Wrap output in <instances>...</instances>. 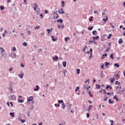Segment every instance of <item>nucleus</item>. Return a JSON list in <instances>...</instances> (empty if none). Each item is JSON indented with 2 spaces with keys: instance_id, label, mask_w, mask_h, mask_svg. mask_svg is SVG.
Segmentation results:
<instances>
[{
  "instance_id": "nucleus-52",
  "label": "nucleus",
  "mask_w": 125,
  "mask_h": 125,
  "mask_svg": "<svg viewBox=\"0 0 125 125\" xmlns=\"http://www.w3.org/2000/svg\"><path fill=\"white\" fill-rule=\"evenodd\" d=\"M89 95H90V97H92V95H91V92L90 91L89 92Z\"/></svg>"
},
{
  "instance_id": "nucleus-14",
  "label": "nucleus",
  "mask_w": 125,
  "mask_h": 125,
  "mask_svg": "<svg viewBox=\"0 0 125 125\" xmlns=\"http://www.w3.org/2000/svg\"><path fill=\"white\" fill-rule=\"evenodd\" d=\"M105 56H107V53H105L102 56L101 59H104V58H105Z\"/></svg>"
},
{
  "instance_id": "nucleus-58",
  "label": "nucleus",
  "mask_w": 125,
  "mask_h": 125,
  "mask_svg": "<svg viewBox=\"0 0 125 125\" xmlns=\"http://www.w3.org/2000/svg\"><path fill=\"white\" fill-rule=\"evenodd\" d=\"M55 106H57L58 107H60V104H55Z\"/></svg>"
},
{
  "instance_id": "nucleus-46",
  "label": "nucleus",
  "mask_w": 125,
  "mask_h": 125,
  "mask_svg": "<svg viewBox=\"0 0 125 125\" xmlns=\"http://www.w3.org/2000/svg\"><path fill=\"white\" fill-rule=\"evenodd\" d=\"M93 42V41H89V44H91Z\"/></svg>"
},
{
  "instance_id": "nucleus-18",
  "label": "nucleus",
  "mask_w": 125,
  "mask_h": 125,
  "mask_svg": "<svg viewBox=\"0 0 125 125\" xmlns=\"http://www.w3.org/2000/svg\"><path fill=\"white\" fill-rule=\"evenodd\" d=\"M51 38H52V41H53V42H56V38H54V37H53V36H51Z\"/></svg>"
},
{
  "instance_id": "nucleus-27",
  "label": "nucleus",
  "mask_w": 125,
  "mask_h": 125,
  "mask_svg": "<svg viewBox=\"0 0 125 125\" xmlns=\"http://www.w3.org/2000/svg\"><path fill=\"white\" fill-rule=\"evenodd\" d=\"M14 112H12V113H11V112H10V116H11V117H14Z\"/></svg>"
},
{
  "instance_id": "nucleus-43",
  "label": "nucleus",
  "mask_w": 125,
  "mask_h": 125,
  "mask_svg": "<svg viewBox=\"0 0 125 125\" xmlns=\"http://www.w3.org/2000/svg\"><path fill=\"white\" fill-rule=\"evenodd\" d=\"M90 55H91V56H92V49H90Z\"/></svg>"
},
{
  "instance_id": "nucleus-38",
  "label": "nucleus",
  "mask_w": 125,
  "mask_h": 125,
  "mask_svg": "<svg viewBox=\"0 0 125 125\" xmlns=\"http://www.w3.org/2000/svg\"><path fill=\"white\" fill-rule=\"evenodd\" d=\"M115 84H119V85H120V84H121V83H119V81H116L115 82Z\"/></svg>"
},
{
  "instance_id": "nucleus-20",
  "label": "nucleus",
  "mask_w": 125,
  "mask_h": 125,
  "mask_svg": "<svg viewBox=\"0 0 125 125\" xmlns=\"http://www.w3.org/2000/svg\"><path fill=\"white\" fill-rule=\"evenodd\" d=\"M39 85H37L36 88L34 89V91H37V90H39Z\"/></svg>"
},
{
  "instance_id": "nucleus-28",
  "label": "nucleus",
  "mask_w": 125,
  "mask_h": 125,
  "mask_svg": "<svg viewBox=\"0 0 125 125\" xmlns=\"http://www.w3.org/2000/svg\"><path fill=\"white\" fill-rule=\"evenodd\" d=\"M124 91H125V90H120V91H118V93L119 94H122Z\"/></svg>"
},
{
  "instance_id": "nucleus-5",
  "label": "nucleus",
  "mask_w": 125,
  "mask_h": 125,
  "mask_svg": "<svg viewBox=\"0 0 125 125\" xmlns=\"http://www.w3.org/2000/svg\"><path fill=\"white\" fill-rule=\"evenodd\" d=\"M19 77L21 78V79H23V77H24V73H21V74H19Z\"/></svg>"
},
{
  "instance_id": "nucleus-49",
  "label": "nucleus",
  "mask_w": 125,
  "mask_h": 125,
  "mask_svg": "<svg viewBox=\"0 0 125 125\" xmlns=\"http://www.w3.org/2000/svg\"><path fill=\"white\" fill-rule=\"evenodd\" d=\"M16 47H13V51H16Z\"/></svg>"
},
{
  "instance_id": "nucleus-32",
  "label": "nucleus",
  "mask_w": 125,
  "mask_h": 125,
  "mask_svg": "<svg viewBox=\"0 0 125 125\" xmlns=\"http://www.w3.org/2000/svg\"><path fill=\"white\" fill-rule=\"evenodd\" d=\"M87 48V46L85 45V47L83 48V52H84L85 51V49Z\"/></svg>"
},
{
  "instance_id": "nucleus-50",
  "label": "nucleus",
  "mask_w": 125,
  "mask_h": 125,
  "mask_svg": "<svg viewBox=\"0 0 125 125\" xmlns=\"http://www.w3.org/2000/svg\"><path fill=\"white\" fill-rule=\"evenodd\" d=\"M104 101H107V100H108V97L104 98Z\"/></svg>"
},
{
  "instance_id": "nucleus-54",
  "label": "nucleus",
  "mask_w": 125,
  "mask_h": 125,
  "mask_svg": "<svg viewBox=\"0 0 125 125\" xmlns=\"http://www.w3.org/2000/svg\"><path fill=\"white\" fill-rule=\"evenodd\" d=\"M89 88H90V86H88V87L86 88V90H87V91L89 90Z\"/></svg>"
},
{
  "instance_id": "nucleus-29",
  "label": "nucleus",
  "mask_w": 125,
  "mask_h": 125,
  "mask_svg": "<svg viewBox=\"0 0 125 125\" xmlns=\"http://www.w3.org/2000/svg\"><path fill=\"white\" fill-rule=\"evenodd\" d=\"M95 33L97 34V32L96 30L92 31V34L94 36H95Z\"/></svg>"
},
{
  "instance_id": "nucleus-9",
  "label": "nucleus",
  "mask_w": 125,
  "mask_h": 125,
  "mask_svg": "<svg viewBox=\"0 0 125 125\" xmlns=\"http://www.w3.org/2000/svg\"><path fill=\"white\" fill-rule=\"evenodd\" d=\"M57 22L58 23H59V22H60L61 24H62V23H63V20H62V19L58 20L57 21Z\"/></svg>"
},
{
  "instance_id": "nucleus-24",
  "label": "nucleus",
  "mask_w": 125,
  "mask_h": 125,
  "mask_svg": "<svg viewBox=\"0 0 125 125\" xmlns=\"http://www.w3.org/2000/svg\"><path fill=\"white\" fill-rule=\"evenodd\" d=\"M18 101L19 103H23V102H24V101L20 99H18Z\"/></svg>"
},
{
  "instance_id": "nucleus-3",
  "label": "nucleus",
  "mask_w": 125,
  "mask_h": 125,
  "mask_svg": "<svg viewBox=\"0 0 125 125\" xmlns=\"http://www.w3.org/2000/svg\"><path fill=\"white\" fill-rule=\"evenodd\" d=\"M16 99V96L15 95L10 96V100H15Z\"/></svg>"
},
{
  "instance_id": "nucleus-33",
  "label": "nucleus",
  "mask_w": 125,
  "mask_h": 125,
  "mask_svg": "<svg viewBox=\"0 0 125 125\" xmlns=\"http://www.w3.org/2000/svg\"><path fill=\"white\" fill-rule=\"evenodd\" d=\"M110 25L111 26L112 29H115V26L113 25L112 22L110 23Z\"/></svg>"
},
{
  "instance_id": "nucleus-2",
  "label": "nucleus",
  "mask_w": 125,
  "mask_h": 125,
  "mask_svg": "<svg viewBox=\"0 0 125 125\" xmlns=\"http://www.w3.org/2000/svg\"><path fill=\"white\" fill-rule=\"evenodd\" d=\"M33 100H34V97H33V96H30L27 99L28 102H31V101H33Z\"/></svg>"
},
{
  "instance_id": "nucleus-13",
  "label": "nucleus",
  "mask_w": 125,
  "mask_h": 125,
  "mask_svg": "<svg viewBox=\"0 0 125 125\" xmlns=\"http://www.w3.org/2000/svg\"><path fill=\"white\" fill-rule=\"evenodd\" d=\"M108 103H109V104H113L114 103V101H111V99H109L108 100Z\"/></svg>"
},
{
  "instance_id": "nucleus-19",
  "label": "nucleus",
  "mask_w": 125,
  "mask_h": 125,
  "mask_svg": "<svg viewBox=\"0 0 125 125\" xmlns=\"http://www.w3.org/2000/svg\"><path fill=\"white\" fill-rule=\"evenodd\" d=\"M61 10L62 12H60V11H59V13H62V14L65 13V12L63 11V8H61Z\"/></svg>"
},
{
  "instance_id": "nucleus-23",
  "label": "nucleus",
  "mask_w": 125,
  "mask_h": 125,
  "mask_svg": "<svg viewBox=\"0 0 125 125\" xmlns=\"http://www.w3.org/2000/svg\"><path fill=\"white\" fill-rule=\"evenodd\" d=\"M58 103L59 104H61V103H62V104H63L64 103V102L63 101V100H59V101H58Z\"/></svg>"
},
{
  "instance_id": "nucleus-40",
  "label": "nucleus",
  "mask_w": 125,
  "mask_h": 125,
  "mask_svg": "<svg viewBox=\"0 0 125 125\" xmlns=\"http://www.w3.org/2000/svg\"><path fill=\"white\" fill-rule=\"evenodd\" d=\"M22 45H24V46H27V42H23L22 43Z\"/></svg>"
},
{
  "instance_id": "nucleus-12",
  "label": "nucleus",
  "mask_w": 125,
  "mask_h": 125,
  "mask_svg": "<svg viewBox=\"0 0 125 125\" xmlns=\"http://www.w3.org/2000/svg\"><path fill=\"white\" fill-rule=\"evenodd\" d=\"M59 58L57 56H55V57L53 58V60H58Z\"/></svg>"
},
{
  "instance_id": "nucleus-22",
  "label": "nucleus",
  "mask_w": 125,
  "mask_h": 125,
  "mask_svg": "<svg viewBox=\"0 0 125 125\" xmlns=\"http://www.w3.org/2000/svg\"><path fill=\"white\" fill-rule=\"evenodd\" d=\"M91 107H92V108H93V105H90L89 106V109H88V112H89V111H90V109H91Z\"/></svg>"
},
{
  "instance_id": "nucleus-60",
  "label": "nucleus",
  "mask_w": 125,
  "mask_h": 125,
  "mask_svg": "<svg viewBox=\"0 0 125 125\" xmlns=\"http://www.w3.org/2000/svg\"><path fill=\"white\" fill-rule=\"evenodd\" d=\"M110 88V85H107L106 87V89H108V88Z\"/></svg>"
},
{
  "instance_id": "nucleus-37",
  "label": "nucleus",
  "mask_w": 125,
  "mask_h": 125,
  "mask_svg": "<svg viewBox=\"0 0 125 125\" xmlns=\"http://www.w3.org/2000/svg\"><path fill=\"white\" fill-rule=\"evenodd\" d=\"M40 25H38L35 27V30H38V29H40Z\"/></svg>"
},
{
  "instance_id": "nucleus-8",
  "label": "nucleus",
  "mask_w": 125,
  "mask_h": 125,
  "mask_svg": "<svg viewBox=\"0 0 125 125\" xmlns=\"http://www.w3.org/2000/svg\"><path fill=\"white\" fill-rule=\"evenodd\" d=\"M113 98H114V99H115V100H116V101H119V100H120L119 99V98H118V96H117V95H115V96L113 97Z\"/></svg>"
},
{
  "instance_id": "nucleus-26",
  "label": "nucleus",
  "mask_w": 125,
  "mask_h": 125,
  "mask_svg": "<svg viewBox=\"0 0 125 125\" xmlns=\"http://www.w3.org/2000/svg\"><path fill=\"white\" fill-rule=\"evenodd\" d=\"M66 107V105H65V104H62V109H65V107Z\"/></svg>"
},
{
  "instance_id": "nucleus-31",
  "label": "nucleus",
  "mask_w": 125,
  "mask_h": 125,
  "mask_svg": "<svg viewBox=\"0 0 125 125\" xmlns=\"http://www.w3.org/2000/svg\"><path fill=\"white\" fill-rule=\"evenodd\" d=\"M79 89H80V87L77 86V87H76V88L75 89V91L76 92H77V91H78Z\"/></svg>"
},
{
  "instance_id": "nucleus-62",
  "label": "nucleus",
  "mask_w": 125,
  "mask_h": 125,
  "mask_svg": "<svg viewBox=\"0 0 125 125\" xmlns=\"http://www.w3.org/2000/svg\"><path fill=\"white\" fill-rule=\"evenodd\" d=\"M21 67H22V68H24V64H23L22 63H21Z\"/></svg>"
},
{
  "instance_id": "nucleus-7",
  "label": "nucleus",
  "mask_w": 125,
  "mask_h": 125,
  "mask_svg": "<svg viewBox=\"0 0 125 125\" xmlns=\"http://www.w3.org/2000/svg\"><path fill=\"white\" fill-rule=\"evenodd\" d=\"M118 43H119V44H122V43H123V39L122 38H120L119 40Z\"/></svg>"
},
{
  "instance_id": "nucleus-1",
  "label": "nucleus",
  "mask_w": 125,
  "mask_h": 125,
  "mask_svg": "<svg viewBox=\"0 0 125 125\" xmlns=\"http://www.w3.org/2000/svg\"><path fill=\"white\" fill-rule=\"evenodd\" d=\"M34 7H33V9L34 10H35V11H37V8H38L39 5H38V4L36 2H35V3L34 4Z\"/></svg>"
},
{
  "instance_id": "nucleus-11",
  "label": "nucleus",
  "mask_w": 125,
  "mask_h": 125,
  "mask_svg": "<svg viewBox=\"0 0 125 125\" xmlns=\"http://www.w3.org/2000/svg\"><path fill=\"white\" fill-rule=\"evenodd\" d=\"M70 40V37H65L64 38V40L66 42H68V40Z\"/></svg>"
},
{
  "instance_id": "nucleus-48",
  "label": "nucleus",
  "mask_w": 125,
  "mask_h": 125,
  "mask_svg": "<svg viewBox=\"0 0 125 125\" xmlns=\"http://www.w3.org/2000/svg\"><path fill=\"white\" fill-rule=\"evenodd\" d=\"M109 65H110V63H109V62H105V66H106V67H107V66H108Z\"/></svg>"
},
{
  "instance_id": "nucleus-10",
  "label": "nucleus",
  "mask_w": 125,
  "mask_h": 125,
  "mask_svg": "<svg viewBox=\"0 0 125 125\" xmlns=\"http://www.w3.org/2000/svg\"><path fill=\"white\" fill-rule=\"evenodd\" d=\"M62 65H63V67H64V68H65L67 65V62H62Z\"/></svg>"
},
{
  "instance_id": "nucleus-6",
  "label": "nucleus",
  "mask_w": 125,
  "mask_h": 125,
  "mask_svg": "<svg viewBox=\"0 0 125 125\" xmlns=\"http://www.w3.org/2000/svg\"><path fill=\"white\" fill-rule=\"evenodd\" d=\"M98 39H99V36H96V37H93V40L94 41H96V40H98Z\"/></svg>"
},
{
  "instance_id": "nucleus-44",
  "label": "nucleus",
  "mask_w": 125,
  "mask_h": 125,
  "mask_svg": "<svg viewBox=\"0 0 125 125\" xmlns=\"http://www.w3.org/2000/svg\"><path fill=\"white\" fill-rule=\"evenodd\" d=\"M0 8L1 10H3V9H4V7L0 6Z\"/></svg>"
},
{
  "instance_id": "nucleus-61",
  "label": "nucleus",
  "mask_w": 125,
  "mask_h": 125,
  "mask_svg": "<svg viewBox=\"0 0 125 125\" xmlns=\"http://www.w3.org/2000/svg\"><path fill=\"white\" fill-rule=\"evenodd\" d=\"M109 51H110V50L108 49H107L106 50H105V52H109Z\"/></svg>"
},
{
  "instance_id": "nucleus-47",
  "label": "nucleus",
  "mask_w": 125,
  "mask_h": 125,
  "mask_svg": "<svg viewBox=\"0 0 125 125\" xmlns=\"http://www.w3.org/2000/svg\"><path fill=\"white\" fill-rule=\"evenodd\" d=\"M21 123H24L26 121L25 120H21Z\"/></svg>"
},
{
  "instance_id": "nucleus-25",
  "label": "nucleus",
  "mask_w": 125,
  "mask_h": 125,
  "mask_svg": "<svg viewBox=\"0 0 125 125\" xmlns=\"http://www.w3.org/2000/svg\"><path fill=\"white\" fill-rule=\"evenodd\" d=\"M96 88H97V89H100V88H101V86H100V85H98V84H96Z\"/></svg>"
},
{
  "instance_id": "nucleus-51",
  "label": "nucleus",
  "mask_w": 125,
  "mask_h": 125,
  "mask_svg": "<svg viewBox=\"0 0 125 125\" xmlns=\"http://www.w3.org/2000/svg\"><path fill=\"white\" fill-rule=\"evenodd\" d=\"M115 81V79L113 78L111 80V83H114V82Z\"/></svg>"
},
{
  "instance_id": "nucleus-42",
  "label": "nucleus",
  "mask_w": 125,
  "mask_h": 125,
  "mask_svg": "<svg viewBox=\"0 0 125 125\" xmlns=\"http://www.w3.org/2000/svg\"><path fill=\"white\" fill-rule=\"evenodd\" d=\"M114 66H116L117 68H119V67H120V65H119V63H115Z\"/></svg>"
},
{
  "instance_id": "nucleus-17",
  "label": "nucleus",
  "mask_w": 125,
  "mask_h": 125,
  "mask_svg": "<svg viewBox=\"0 0 125 125\" xmlns=\"http://www.w3.org/2000/svg\"><path fill=\"white\" fill-rule=\"evenodd\" d=\"M103 20L104 22V23H106V22H107V21H108V17L106 16V19H103Z\"/></svg>"
},
{
  "instance_id": "nucleus-21",
  "label": "nucleus",
  "mask_w": 125,
  "mask_h": 125,
  "mask_svg": "<svg viewBox=\"0 0 125 125\" xmlns=\"http://www.w3.org/2000/svg\"><path fill=\"white\" fill-rule=\"evenodd\" d=\"M6 33H8L7 31L5 30L4 32L3 33H2V37H3V38H4V37H5V34H6Z\"/></svg>"
},
{
  "instance_id": "nucleus-15",
  "label": "nucleus",
  "mask_w": 125,
  "mask_h": 125,
  "mask_svg": "<svg viewBox=\"0 0 125 125\" xmlns=\"http://www.w3.org/2000/svg\"><path fill=\"white\" fill-rule=\"evenodd\" d=\"M58 28H62L63 29L64 28V25L60 24L58 25Z\"/></svg>"
},
{
  "instance_id": "nucleus-55",
  "label": "nucleus",
  "mask_w": 125,
  "mask_h": 125,
  "mask_svg": "<svg viewBox=\"0 0 125 125\" xmlns=\"http://www.w3.org/2000/svg\"><path fill=\"white\" fill-rule=\"evenodd\" d=\"M44 13H45V14H47V13H48V11L47 10H45V11H44Z\"/></svg>"
},
{
  "instance_id": "nucleus-41",
  "label": "nucleus",
  "mask_w": 125,
  "mask_h": 125,
  "mask_svg": "<svg viewBox=\"0 0 125 125\" xmlns=\"http://www.w3.org/2000/svg\"><path fill=\"white\" fill-rule=\"evenodd\" d=\"M111 37H112V34H109V36L107 37L108 40H110L111 38Z\"/></svg>"
},
{
  "instance_id": "nucleus-59",
  "label": "nucleus",
  "mask_w": 125,
  "mask_h": 125,
  "mask_svg": "<svg viewBox=\"0 0 125 125\" xmlns=\"http://www.w3.org/2000/svg\"><path fill=\"white\" fill-rule=\"evenodd\" d=\"M27 33H28L29 35H31L32 34V32L30 31H27Z\"/></svg>"
},
{
  "instance_id": "nucleus-53",
  "label": "nucleus",
  "mask_w": 125,
  "mask_h": 125,
  "mask_svg": "<svg viewBox=\"0 0 125 125\" xmlns=\"http://www.w3.org/2000/svg\"><path fill=\"white\" fill-rule=\"evenodd\" d=\"M101 67L102 68V69H104V64H103V63H102V65H101Z\"/></svg>"
},
{
  "instance_id": "nucleus-16",
  "label": "nucleus",
  "mask_w": 125,
  "mask_h": 125,
  "mask_svg": "<svg viewBox=\"0 0 125 125\" xmlns=\"http://www.w3.org/2000/svg\"><path fill=\"white\" fill-rule=\"evenodd\" d=\"M47 31L48 32V35H49V33L51 32H52V28L47 29Z\"/></svg>"
},
{
  "instance_id": "nucleus-64",
  "label": "nucleus",
  "mask_w": 125,
  "mask_h": 125,
  "mask_svg": "<svg viewBox=\"0 0 125 125\" xmlns=\"http://www.w3.org/2000/svg\"><path fill=\"white\" fill-rule=\"evenodd\" d=\"M24 2L25 3V4H27V0H24Z\"/></svg>"
},
{
  "instance_id": "nucleus-4",
  "label": "nucleus",
  "mask_w": 125,
  "mask_h": 125,
  "mask_svg": "<svg viewBox=\"0 0 125 125\" xmlns=\"http://www.w3.org/2000/svg\"><path fill=\"white\" fill-rule=\"evenodd\" d=\"M5 50L2 47H0V53H2V52H4Z\"/></svg>"
},
{
  "instance_id": "nucleus-34",
  "label": "nucleus",
  "mask_w": 125,
  "mask_h": 125,
  "mask_svg": "<svg viewBox=\"0 0 125 125\" xmlns=\"http://www.w3.org/2000/svg\"><path fill=\"white\" fill-rule=\"evenodd\" d=\"M93 19V17L91 16L90 19H89V21L91 22V21H92Z\"/></svg>"
},
{
  "instance_id": "nucleus-35",
  "label": "nucleus",
  "mask_w": 125,
  "mask_h": 125,
  "mask_svg": "<svg viewBox=\"0 0 125 125\" xmlns=\"http://www.w3.org/2000/svg\"><path fill=\"white\" fill-rule=\"evenodd\" d=\"M109 122H110L111 123V125H114V121L113 120H109Z\"/></svg>"
},
{
  "instance_id": "nucleus-45",
  "label": "nucleus",
  "mask_w": 125,
  "mask_h": 125,
  "mask_svg": "<svg viewBox=\"0 0 125 125\" xmlns=\"http://www.w3.org/2000/svg\"><path fill=\"white\" fill-rule=\"evenodd\" d=\"M94 14H96V13L97 14H99V13L97 11H94Z\"/></svg>"
},
{
  "instance_id": "nucleus-56",
  "label": "nucleus",
  "mask_w": 125,
  "mask_h": 125,
  "mask_svg": "<svg viewBox=\"0 0 125 125\" xmlns=\"http://www.w3.org/2000/svg\"><path fill=\"white\" fill-rule=\"evenodd\" d=\"M13 55L14 57H16V53H13Z\"/></svg>"
},
{
  "instance_id": "nucleus-39",
  "label": "nucleus",
  "mask_w": 125,
  "mask_h": 125,
  "mask_svg": "<svg viewBox=\"0 0 125 125\" xmlns=\"http://www.w3.org/2000/svg\"><path fill=\"white\" fill-rule=\"evenodd\" d=\"M92 29H93V27H89L88 30H89V31H91Z\"/></svg>"
},
{
  "instance_id": "nucleus-30",
  "label": "nucleus",
  "mask_w": 125,
  "mask_h": 125,
  "mask_svg": "<svg viewBox=\"0 0 125 125\" xmlns=\"http://www.w3.org/2000/svg\"><path fill=\"white\" fill-rule=\"evenodd\" d=\"M110 58H111V59H114V54H111L110 56Z\"/></svg>"
},
{
  "instance_id": "nucleus-63",
  "label": "nucleus",
  "mask_w": 125,
  "mask_h": 125,
  "mask_svg": "<svg viewBox=\"0 0 125 125\" xmlns=\"http://www.w3.org/2000/svg\"><path fill=\"white\" fill-rule=\"evenodd\" d=\"M86 117H87V118H89V113L87 114Z\"/></svg>"
},
{
  "instance_id": "nucleus-57",
  "label": "nucleus",
  "mask_w": 125,
  "mask_h": 125,
  "mask_svg": "<svg viewBox=\"0 0 125 125\" xmlns=\"http://www.w3.org/2000/svg\"><path fill=\"white\" fill-rule=\"evenodd\" d=\"M58 18H59V15H58V14H57L56 19H58Z\"/></svg>"
},
{
  "instance_id": "nucleus-36",
  "label": "nucleus",
  "mask_w": 125,
  "mask_h": 125,
  "mask_svg": "<svg viewBox=\"0 0 125 125\" xmlns=\"http://www.w3.org/2000/svg\"><path fill=\"white\" fill-rule=\"evenodd\" d=\"M76 71H77V74H80V72L81 71V69H77Z\"/></svg>"
}]
</instances>
